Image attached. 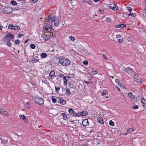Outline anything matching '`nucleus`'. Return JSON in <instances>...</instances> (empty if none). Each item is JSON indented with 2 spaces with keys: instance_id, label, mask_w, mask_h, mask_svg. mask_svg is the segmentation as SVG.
<instances>
[{
  "instance_id": "1",
  "label": "nucleus",
  "mask_w": 146,
  "mask_h": 146,
  "mask_svg": "<svg viewBox=\"0 0 146 146\" xmlns=\"http://www.w3.org/2000/svg\"><path fill=\"white\" fill-rule=\"evenodd\" d=\"M59 62L63 66H68L71 63V62L69 59L63 56L59 58Z\"/></svg>"
},
{
  "instance_id": "2",
  "label": "nucleus",
  "mask_w": 146,
  "mask_h": 146,
  "mask_svg": "<svg viewBox=\"0 0 146 146\" xmlns=\"http://www.w3.org/2000/svg\"><path fill=\"white\" fill-rule=\"evenodd\" d=\"M48 22L50 23L51 22L54 23V25L55 26H58L59 23V20L56 18L55 17H52L50 15H49L48 17Z\"/></svg>"
},
{
  "instance_id": "3",
  "label": "nucleus",
  "mask_w": 146,
  "mask_h": 146,
  "mask_svg": "<svg viewBox=\"0 0 146 146\" xmlns=\"http://www.w3.org/2000/svg\"><path fill=\"white\" fill-rule=\"evenodd\" d=\"M35 102L40 105H42L44 102V99L39 97H36L34 98Z\"/></svg>"
},
{
  "instance_id": "4",
  "label": "nucleus",
  "mask_w": 146,
  "mask_h": 146,
  "mask_svg": "<svg viewBox=\"0 0 146 146\" xmlns=\"http://www.w3.org/2000/svg\"><path fill=\"white\" fill-rule=\"evenodd\" d=\"M14 35L10 33H8L7 35H6L4 36V40H13L14 38Z\"/></svg>"
},
{
  "instance_id": "5",
  "label": "nucleus",
  "mask_w": 146,
  "mask_h": 146,
  "mask_svg": "<svg viewBox=\"0 0 146 146\" xmlns=\"http://www.w3.org/2000/svg\"><path fill=\"white\" fill-rule=\"evenodd\" d=\"M125 71L130 76H133L134 74V72L131 68H127L124 69Z\"/></svg>"
},
{
  "instance_id": "6",
  "label": "nucleus",
  "mask_w": 146,
  "mask_h": 146,
  "mask_svg": "<svg viewBox=\"0 0 146 146\" xmlns=\"http://www.w3.org/2000/svg\"><path fill=\"white\" fill-rule=\"evenodd\" d=\"M128 95L133 101L134 102H136L137 101V98L135 96L133 95L132 93H128Z\"/></svg>"
},
{
  "instance_id": "7",
  "label": "nucleus",
  "mask_w": 146,
  "mask_h": 146,
  "mask_svg": "<svg viewBox=\"0 0 146 146\" xmlns=\"http://www.w3.org/2000/svg\"><path fill=\"white\" fill-rule=\"evenodd\" d=\"M109 7L114 11H116L118 9L117 6L116 4L113 3H110L109 5Z\"/></svg>"
},
{
  "instance_id": "8",
  "label": "nucleus",
  "mask_w": 146,
  "mask_h": 146,
  "mask_svg": "<svg viewBox=\"0 0 146 146\" xmlns=\"http://www.w3.org/2000/svg\"><path fill=\"white\" fill-rule=\"evenodd\" d=\"M4 10L5 12L7 13H11L13 11V9L9 7L5 8Z\"/></svg>"
},
{
  "instance_id": "9",
  "label": "nucleus",
  "mask_w": 146,
  "mask_h": 146,
  "mask_svg": "<svg viewBox=\"0 0 146 146\" xmlns=\"http://www.w3.org/2000/svg\"><path fill=\"white\" fill-rule=\"evenodd\" d=\"M57 100V101L62 104L64 105L66 103V101L64 100L61 97L58 98Z\"/></svg>"
},
{
  "instance_id": "10",
  "label": "nucleus",
  "mask_w": 146,
  "mask_h": 146,
  "mask_svg": "<svg viewBox=\"0 0 146 146\" xmlns=\"http://www.w3.org/2000/svg\"><path fill=\"white\" fill-rule=\"evenodd\" d=\"M55 74V73L54 71H51V72L49 74V79L50 80H52L54 78V77Z\"/></svg>"
},
{
  "instance_id": "11",
  "label": "nucleus",
  "mask_w": 146,
  "mask_h": 146,
  "mask_svg": "<svg viewBox=\"0 0 146 146\" xmlns=\"http://www.w3.org/2000/svg\"><path fill=\"white\" fill-rule=\"evenodd\" d=\"M47 24L45 26V27L44 28V30H46L47 29H50L51 28L52 23L51 22H50V23H49L48 22V19H47Z\"/></svg>"
},
{
  "instance_id": "12",
  "label": "nucleus",
  "mask_w": 146,
  "mask_h": 146,
  "mask_svg": "<svg viewBox=\"0 0 146 146\" xmlns=\"http://www.w3.org/2000/svg\"><path fill=\"white\" fill-rule=\"evenodd\" d=\"M134 80L137 82H139L140 81V78L137 74H135L133 77Z\"/></svg>"
},
{
  "instance_id": "13",
  "label": "nucleus",
  "mask_w": 146,
  "mask_h": 146,
  "mask_svg": "<svg viewBox=\"0 0 146 146\" xmlns=\"http://www.w3.org/2000/svg\"><path fill=\"white\" fill-rule=\"evenodd\" d=\"M126 27V25L123 24H119L115 26V27L116 28H120L121 29H122L124 27Z\"/></svg>"
},
{
  "instance_id": "14",
  "label": "nucleus",
  "mask_w": 146,
  "mask_h": 146,
  "mask_svg": "<svg viewBox=\"0 0 146 146\" xmlns=\"http://www.w3.org/2000/svg\"><path fill=\"white\" fill-rule=\"evenodd\" d=\"M141 102L143 107L146 109V100L142 99L141 100Z\"/></svg>"
},
{
  "instance_id": "15",
  "label": "nucleus",
  "mask_w": 146,
  "mask_h": 146,
  "mask_svg": "<svg viewBox=\"0 0 146 146\" xmlns=\"http://www.w3.org/2000/svg\"><path fill=\"white\" fill-rule=\"evenodd\" d=\"M68 112L72 116L75 115L76 112L72 109H70L68 110Z\"/></svg>"
},
{
  "instance_id": "16",
  "label": "nucleus",
  "mask_w": 146,
  "mask_h": 146,
  "mask_svg": "<svg viewBox=\"0 0 146 146\" xmlns=\"http://www.w3.org/2000/svg\"><path fill=\"white\" fill-rule=\"evenodd\" d=\"M88 121L87 119H85L82 122V125L84 126H86L88 125Z\"/></svg>"
},
{
  "instance_id": "17",
  "label": "nucleus",
  "mask_w": 146,
  "mask_h": 146,
  "mask_svg": "<svg viewBox=\"0 0 146 146\" xmlns=\"http://www.w3.org/2000/svg\"><path fill=\"white\" fill-rule=\"evenodd\" d=\"M97 121L98 122L102 124H103L104 123V121L103 120L102 118L101 117L98 118Z\"/></svg>"
},
{
  "instance_id": "18",
  "label": "nucleus",
  "mask_w": 146,
  "mask_h": 146,
  "mask_svg": "<svg viewBox=\"0 0 146 146\" xmlns=\"http://www.w3.org/2000/svg\"><path fill=\"white\" fill-rule=\"evenodd\" d=\"M19 117L20 118L25 121H26L27 119L26 118V117L24 115H20L19 116Z\"/></svg>"
},
{
  "instance_id": "19",
  "label": "nucleus",
  "mask_w": 146,
  "mask_h": 146,
  "mask_svg": "<svg viewBox=\"0 0 146 146\" xmlns=\"http://www.w3.org/2000/svg\"><path fill=\"white\" fill-rule=\"evenodd\" d=\"M67 77L68 78V76H65L63 77V79L64 80V85H66L67 84V80L66 79V78Z\"/></svg>"
},
{
  "instance_id": "20",
  "label": "nucleus",
  "mask_w": 146,
  "mask_h": 146,
  "mask_svg": "<svg viewBox=\"0 0 146 146\" xmlns=\"http://www.w3.org/2000/svg\"><path fill=\"white\" fill-rule=\"evenodd\" d=\"M66 95L67 96H69L70 94V89L68 88H66Z\"/></svg>"
},
{
  "instance_id": "21",
  "label": "nucleus",
  "mask_w": 146,
  "mask_h": 146,
  "mask_svg": "<svg viewBox=\"0 0 146 146\" xmlns=\"http://www.w3.org/2000/svg\"><path fill=\"white\" fill-rule=\"evenodd\" d=\"M80 113L82 116H85L88 114V112L86 111H84L81 112Z\"/></svg>"
},
{
  "instance_id": "22",
  "label": "nucleus",
  "mask_w": 146,
  "mask_h": 146,
  "mask_svg": "<svg viewBox=\"0 0 146 146\" xmlns=\"http://www.w3.org/2000/svg\"><path fill=\"white\" fill-rule=\"evenodd\" d=\"M134 131V129L132 128H129L127 129V132L128 133H130Z\"/></svg>"
},
{
  "instance_id": "23",
  "label": "nucleus",
  "mask_w": 146,
  "mask_h": 146,
  "mask_svg": "<svg viewBox=\"0 0 146 146\" xmlns=\"http://www.w3.org/2000/svg\"><path fill=\"white\" fill-rule=\"evenodd\" d=\"M61 114L63 116V119L64 120H66L67 119V117L65 113H62Z\"/></svg>"
},
{
  "instance_id": "24",
  "label": "nucleus",
  "mask_w": 146,
  "mask_h": 146,
  "mask_svg": "<svg viewBox=\"0 0 146 146\" xmlns=\"http://www.w3.org/2000/svg\"><path fill=\"white\" fill-rule=\"evenodd\" d=\"M47 56V54L45 53H42L41 55V56L43 58H45Z\"/></svg>"
},
{
  "instance_id": "25",
  "label": "nucleus",
  "mask_w": 146,
  "mask_h": 146,
  "mask_svg": "<svg viewBox=\"0 0 146 146\" xmlns=\"http://www.w3.org/2000/svg\"><path fill=\"white\" fill-rule=\"evenodd\" d=\"M109 124L111 126H114V123L112 120H110L109 122Z\"/></svg>"
},
{
  "instance_id": "26",
  "label": "nucleus",
  "mask_w": 146,
  "mask_h": 146,
  "mask_svg": "<svg viewBox=\"0 0 146 146\" xmlns=\"http://www.w3.org/2000/svg\"><path fill=\"white\" fill-rule=\"evenodd\" d=\"M10 3L13 5H17V3L14 1H12L10 2Z\"/></svg>"
},
{
  "instance_id": "27",
  "label": "nucleus",
  "mask_w": 146,
  "mask_h": 146,
  "mask_svg": "<svg viewBox=\"0 0 146 146\" xmlns=\"http://www.w3.org/2000/svg\"><path fill=\"white\" fill-rule=\"evenodd\" d=\"M14 26L13 25V24H11L9 25L8 27L9 29H11L13 27H14Z\"/></svg>"
},
{
  "instance_id": "28",
  "label": "nucleus",
  "mask_w": 146,
  "mask_h": 146,
  "mask_svg": "<svg viewBox=\"0 0 146 146\" xmlns=\"http://www.w3.org/2000/svg\"><path fill=\"white\" fill-rule=\"evenodd\" d=\"M60 88V86H58L57 87H56V86H55V91L56 92H58Z\"/></svg>"
},
{
  "instance_id": "29",
  "label": "nucleus",
  "mask_w": 146,
  "mask_h": 146,
  "mask_svg": "<svg viewBox=\"0 0 146 146\" xmlns=\"http://www.w3.org/2000/svg\"><path fill=\"white\" fill-rule=\"evenodd\" d=\"M35 45L34 44H30V47L31 48L33 49H35Z\"/></svg>"
},
{
  "instance_id": "30",
  "label": "nucleus",
  "mask_w": 146,
  "mask_h": 146,
  "mask_svg": "<svg viewBox=\"0 0 146 146\" xmlns=\"http://www.w3.org/2000/svg\"><path fill=\"white\" fill-rule=\"evenodd\" d=\"M14 30H18L20 29V27L17 26H14Z\"/></svg>"
},
{
  "instance_id": "31",
  "label": "nucleus",
  "mask_w": 146,
  "mask_h": 146,
  "mask_svg": "<svg viewBox=\"0 0 146 146\" xmlns=\"http://www.w3.org/2000/svg\"><path fill=\"white\" fill-rule=\"evenodd\" d=\"M127 9L129 11L130 13H131V12L132 10V9L131 7L129 6L127 7Z\"/></svg>"
},
{
  "instance_id": "32",
  "label": "nucleus",
  "mask_w": 146,
  "mask_h": 146,
  "mask_svg": "<svg viewBox=\"0 0 146 146\" xmlns=\"http://www.w3.org/2000/svg\"><path fill=\"white\" fill-rule=\"evenodd\" d=\"M119 86L122 87L123 88H127L122 84H121V83H119V84L118 85Z\"/></svg>"
},
{
  "instance_id": "33",
  "label": "nucleus",
  "mask_w": 146,
  "mask_h": 146,
  "mask_svg": "<svg viewBox=\"0 0 146 146\" xmlns=\"http://www.w3.org/2000/svg\"><path fill=\"white\" fill-rule=\"evenodd\" d=\"M75 116V117L82 116L81 114L80 113V112L77 113L76 114V113Z\"/></svg>"
},
{
  "instance_id": "34",
  "label": "nucleus",
  "mask_w": 146,
  "mask_h": 146,
  "mask_svg": "<svg viewBox=\"0 0 146 146\" xmlns=\"http://www.w3.org/2000/svg\"><path fill=\"white\" fill-rule=\"evenodd\" d=\"M69 38L72 41H74L75 40V38L73 36H70L69 37Z\"/></svg>"
},
{
  "instance_id": "35",
  "label": "nucleus",
  "mask_w": 146,
  "mask_h": 146,
  "mask_svg": "<svg viewBox=\"0 0 146 146\" xmlns=\"http://www.w3.org/2000/svg\"><path fill=\"white\" fill-rule=\"evenodd\" d=\"M83 63L86 66H87L88 64V62L87 61L84 60L83 61Z\"/></svg>"
},
{
  "instance_id": "36",
  "label": "nucleus",
  "mask_w": 146,
  "mask_h": 146,
  "mask_svg": "<svg viewBox=\"0 0 146 146\" xmlns=\"http://www.w3.org/2000/svg\"><path fill=\"white\" fill-rule=\"evenodd\" d=\"M1 142L3 144L5 145L7 143V141L6 140H2L1 141Z\"/></svg>"
},
{
  "instance_id": "37",
  "label": "nucleus",
  "mask_w": 146,
  "mask_h": 146,
  "mask_svg": "<svg viewBox=\"0 0 146 146\" xmlns=\"http://www.w3.org/2000/svg\"><path fill=\"white\" fill-rule=\"evenodd\" d=\"M139 108V106L138 105L134 106L132 107V108L134 109H137Z\"/></svg>"
},
{
  "instance_id": "38",
  "label": "nucleus",
  "mask_w": 146,
  "mask_h": 146,
  "mask_svg": "<svg viewBox=\"0 0 146 146\" xmlns=\"http://www.w3.org/2000/svg\"><path fill=\"white\" fill-rule=\"evenodd\" d=\"M52 29L51 28L50 29L48 28V29H47L45 31H47L48 32L51 33V31H52Z\"/></svg>"
},
{
  "instance_id": "39",
  "label": "nucleus",
  "mask_w": 146,
  "mask_h": 146,
  "mask_svg": "<svg viewBox=\"0 0 146 146\" xmlns=\"http://www.w3.org/2000/svg\"><path fill=\"white\" fill-rule=\"evenodd\" d=\"M5 111H4V110L2 109H0V113L2 114H3Z\"/></svg>"
},
{
  "instance_id": "40",
  "label": "nucleus",
  "mask_w": 146,
  "mask_h": 146,
  "mask_svg": "<svg viewBox=\"0 0 146 146\" xmlns=\"http://www.w3.org/2000/svg\"><path fill=\"white\" fill-rule=\"evenodd\" d=\"M106 93V90H104L101 94V95L102 96H104L105 95Z\"/></svg>"
},
{
  "instance_id": "41",
  "label": "nucleus",
  "mask_w": 146,
  "mask_h": 146,
  "mask_svg": "<svg viewBox=\"0 0 146 146\" xmlns=\"http://www.w3.org/2000/svg\"><path fill=\"white\" fill-rule=\"evenodd\" d=\"M7 45L9 47H11V44L9 41L7 42Z\"/></svg>"
},
{
  "instance_id": "42",
  "label": "nucleus",
  "mask_w": 146,
  "mask_h": 146,
  "mask_svg": "<svg viewBox=\"0 0 146 146\" xmlns=\"http://www.w3.org/2000/svg\"><path fill=\"white\" fill-rule=\"evenodd\" d=\"M15 44H19L20 43L19 40H17L15 41Z\"/></svg>"
},
{
  "instance_id": "43",
  "label": "nucleus",
  "mask_w": 146,
  "mask_h": 146,
  "mask_svg": "<svg viewBox=\"0 0 146 146\" xmlns=\"http://www.w3.org/2000/svg\"><path fill=\"white\" fill-rule=\"evenodd\" d=\"M25 106L27 107V108H30V105L29 104V102H27L25 103Z\"/></svg>"
},
{
  "instance_id": "44",
  "label": "nucleus",
  "mask_w": 146,
  "mask_h": 146,
  "mask_svg": "<svg viewBox=\"0 0 146 146\" xmlns=\"http://www.w3.org/2000/svg\"><path fill=\"white\" fill-rule=\"evenodd\" d=\"M115 81L116 83L118 84V85L119 84V83H120V82H119V80L118 79H116L115 80Z\"/></svg>"
},
{
  "instance_id": "45",
  "label": "nucleus",
  "mask_w": 146,
  "mask_h": 146,
  "mask_svg": "<svg viewBox=\"0 0 146 146\" xmlns=\"http://www.w3.org/2000/svg\"><path fill=\"white\" fill-rule=\"evenodd\" d=\"M92 72L94 74H96L98 73V72L96 71L92 70Z\"/></svg>"
},
{
  "instance_id": "46",
  "label": "nucleus",
  "mask_w": 146,
  "mask_h": 146,
  "mask_svg": "<svg viewBox=\"0 0 146 146\" xmlns=\"http://www.w3.org/2000/svg\"><path fill=\"white\" fill-rule=\"evenodd\" d=\"M93 1H88L87 2L88 4L90 5H91L92 4V3H93Z\"/></svg>"
},
{
  "instance_id": "47",
  "label": "nucleus",
  "mask_w": 146,
  "mask_h": 146,
  "mask_svg": "<svg viewBox=\"0 0 146 146\" xmlns=\"http://www.w3.org/2000/svg\"><path fill=\"white\" fill-rule=\"evenodd\" d=\"M124 14H125L126 15H127V17H128L129 16L131 15L130 14H131V13L130 12L129 13H128L127 14L126 13H124Z\"/></svg>"
},
{
  "instance_id": "48",
  "label": "nucleus",
  "mask_w": 146,
  "mask_h": 146,
  "mask_svg": "<svg viewBox=\"0 0 146 146\" xmlns=\"http://www.w3.org/2000/svg\"><path fill=\"white\" fill-rule=\"evenodd\" d=\"M131 16L133 17H135L136 16V14L135 13H131V14H130Z\"/></svg>"
},
{
  "instance_id": "49",
  "label": "nucleus",
  "mask_w": 146,
  "mask_h": 146,
  "mask_svg": "<svg viewBox=\"0 0 146 146\" xmlns=\"http://www.w3.org/2000/svg\"><path fill=\"white\" fill-rule=\"evenodd\" d=\"M52 101L53 103H55L56 101V100L55 98H53L52 99Z\"/></svg>"
},
{
  "instance_id": "50",
  "label": "nucleus",
  "mask_w": 146,
  "mask_h": 146,
  "mask_svg": "<svg viewBox=\"0 0 146 146\" xmlns=\"http://www.w3.org/2000/svg\"><path fill=\"white\" fill-rule=\"evenodd\" d=\"M8 114V113L7 111H5L3 115H4L5 116H7V115Z\"/></svg>"
},
{
  "instance_id": "51",
  "label": "nucleus",
  "mask_w": 146,
  "mask_h": 146,
  "mask_svg": "<svg viewBox=\"0 0 146 146\" xmlns=\"http://www.w3.org/2000/svg\"><path fill=\"white\" fill-rule=\"evenodd\" d=\"M59 76L60 77V78H62V77H64V75L63 74H59Z\"/></svg>"
},
{
  "instance_id": "52",
  "label": "nucleus",
  "mask_w": 146,
  "mask_h": 146,
  "mask_svg": "<svg viewBox=\"0 0 146 146\" xmlns=\"http://www.w3.org/2000/svg\"><path fill=\"white\" fill-rule=\"evenodd\" d=\"M24 35L23 34H19L18 35V37L19 38L21 36H23Z\"/></svg>"
},
{
  "instance_id": "53",
  "label": "nucleus",
  "mask_w": 146,
  "mask_h": 146,
  "mask_svg": "<svg viewBox=\"0 0 146 146\" xmlns=\"http://www.w3.org/2000/svg\"><path fill=\"white\" fill-rule=\"evenodd\" d=\"M118 42L120 43H121L123 42V40L122 39H119L117 40Z\"/></svg>"
},
{
  "instance_id": "54",
  "label": "nucleus",
  "mask_w": 146,
  "mask_h": 146,
  "mask_svg": "<svg viewBox=\"0 0 146 146\" xmlns=\"http://www.w3.org/2000/svg\"><path fill=\"white\" fill-rule=\"evenodd\" d=\"M42 37L44 39L46 37H47V35L45 34H42Z\"/></svg>"
},
{
  "instance_id": "55",
  "label": "nucleus",
  "mask_w": 146,
  "mask_h": 146,
  "mask_svg": "<svg viewBox=\"0 0 146 146\" xmlns=\"http://www.w3.org/2000/svg\"><path fill=\"white\" fill-rule=\"evenodd\" d=\"M38 0H30V1H32L33 3H36Z\"/></svg>"
},
{
  "instance_id": "56",
  "label": "nucleus",
  "mask_w": 146,
  "mask_h": 146,
  "mask_svg": "<svg viewBox=\"0 0 146 146\" xmlns=\"http://www.w3.org/2000/svg\"><path fill=\"white\" fill-rule=\"evenodd\" d=\"M70 86L71 88H73L74 87L73 85L72 84H70Z\"/></svg>"
},
{
  "instance_id": "57",
  "label": "nucleus",
  "mask_w": 146,
  "mask_h": 146,
  "mask_svg": "<svg viewBox=\"0 0 146 146\" xmlns=\"http://www.w3.org/2000/svg\"><path fill=\"white\" fill-rule=\"evenodd\" d=\"M99 11L100 12V13L101 14H103V13H104V12H103V10H99Z\"/></svg>"
},
{
  "instance_id": "58",
  "label": "nucleus",
  "mask_w": 146,
  "mask_h": 146,
  "mask_svg": "<svg viewBox=\"0 0 146 146\" xmlns=\"http://www.w3.org/2000/svg\"><path fill=\"white\" fill-rule=\"evenodd\" d=\"M121 37V35H117L116 36V37L117 38H120Z\"/></svg>"
},
{
  "instance_id": "59",
  "label": "nucleus",
  "mask_w": 146,
  "mask_h": 146,
  "mask_svg": "<svg viewBox=\"0 0 146 146\" xmlns=\"http://www.w3.org/2000/svg\"><path fill=\"white\" fill-rule=\"evenodd\" d=\"M103 56L104 58L106 60H107V57H106V56L104 54H103Z\"/></svg>"
},
{
  "instance_id": "60",
  "label": "nucleus",
  "mask_w": 146,
  "mask_h": 146,
  "mask_svg": "<svg viewBox=\"0 0 146 146\" xmlns=\"http://www.w3.org/2000/svg\"><path fill=\"white\" fill-rule=\"evenodd\" d=\"M48 39H49V38H48V37L47 36V37H46L45 38H44L45 41H46L48 40Z\"/></svg>"
},
{
  "instance_id": "61",
  "label": "nucleus",
  "mask_w": 146,
  "mask_h": 146,
  "mask_svg": "<svg viewBox=\"0 0 146 146\" xmlns=\"http://www.w3.org/2000/svg\"><path fill=\"white\" fill-rule=\"evenodd\" d=\"M85 82L88 84H89L90 83V82L89 81H85Z\"/></svg>"
},
{
  "instance_id": "62",
  "label": "nucleus",
  "mask_w": 146,
  "mask_h": 146,
  "mask_svg": "<svg viewBox=\"0 0 146 146\" xmlns=\"http://www.w3.org/2000/svg\"><path fill=\"white\" fill-rule=\"evenodd\" d=\"M101 0H94L95 2H97V1H100Z\"/></svg>"
},
{
  "instance_id": "63",
  "label": "nucleus",
  "mask_w": 146,
  "mask_h": 146,
  "mask_svg": "<svg viewBox=\"0 0 146 146\" xmlns=\"http://www.w3.org/2000/svg\"><path fill=\"white\" fill-rule=\"evenodd\" d=\"M106 20L108 21H110V19L109 18L107 17L106 18Z\"/></svg>"
},
{
  "instance_id": "64",
  "label": "nucleus",
  "mask_w": 146,
  "mask_h": 146,
  "mask_svg": "<svg viewBox=\"0 0 146 146\" xmlns=\"http://www.w3.org/2000/svg\"><path fill=\"white\" fill-rule=\"evenodd\" d=\"M2 28H3V27L2 25H0V30H2Z\"/></svg>"
}]
</instances>
